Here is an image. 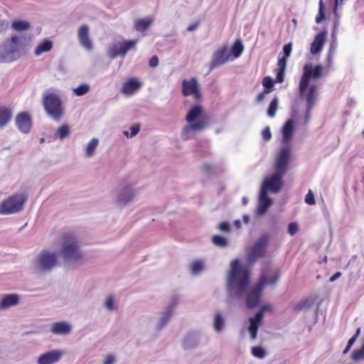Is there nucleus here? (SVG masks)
<instances>
[{"mask_svg":"<svg viewBox=\"0 0 364 364\" xmlns=\"http://www.w3.org/2000/svg\"><path fill=\"white\" fill-rule=\"evenodd\" d=\"M323 75V66L321 65H313L306 64L304 66V72L299 84V92L301 97L306 102L305 123L311 118V112L316 105L318 96L319 87L315 82H311V80H316Z\"/></svg>","mask_w":364,"mask_h":364,"instance_id":"1","label":"nucleus"},{"mask_svg":"<svg viewBox=\"0 0 364 364\" xmlns=\"http://www.w3.org/2000/svg\"><path fill=\"white\" fill-rule=\"evenodd\" d=\"M188 125L182 129L181 136L184 140L191 136L192 132L205 129L210 124V118L204 112L202 106L196 105L191 107L186 116Z\"/></svg>","mask_w":364,"mask_h":364,"instance_id":"2","label":"nucleus"},{"mask_svg":"<svg viewBox=\"0 0 364 364\" xmlns=\"http://www.w3.org/2000/svg\"><path fill=\"white\" fill-rule=\"evenodd\" d=\"M250 282V271L242 267L238 259L231 262L230 270L228 276V285L231 290H235L240 296L246 292Z\"/></svg>","mask_w":364,"mask_h":364,"instance_id":"3","label":"nucleus"},{"mask_svg":"<svg viewBox=\"0 0 364 364\" xmlns=\"http://www.w3.org/2000/svg\"><path fill=\"white\" fill-rule=\"evenodd\" d=\"M279 277L280 272L278 269H274L270 277H268L267 273L262 272L257 283L250 290L247 295V306L249 308L256 306L259 303L264 285H274L279 280Z\"/></svg>","mask_w":364,"mask_h":364,"instance_id":"4","label":"nucleus"},{"mask_svg":"<svg viewBox=\"0 0 364 364\" xmlns=\"http://www.w3.org/2000/svg\"><path fill=\"white\" fill-rule=\"evenodd\" d=\"M60 253L68 260L76 261L82 257L78 241L73 234L67 232L63 235Z\"/></svg>","mask_w":364,"mask_h":364,"instance_id":"5","label":"nucleus"},{"mask_svg":"<svg viewBox=\"0 0 364 364\" xmlns=\"http://www.w3.org/2000/svg\"><path fill=\"white\" fill-rule=\"evenodd\" d=\"M43 105L47 114L54 120L58 121L63 116V102L57 94L49 92L45 95Z\"/></svg>","mask_w":364,"mask_h":364,"instance_id":"6","label":"nucleus"},{"mask_svg":"<svg viewBox=\"0 0 364 364\" xmlns=\"http://www.w3.org/2000/svg\"><path fill=\"white\" fill-rule=\"evenodd\" d=\"M269 240L270 235L268 233H264L259 237L247 254V260L248 263L253 264L257 259L264 257L266 253Z\"/></svg>","mask_w":364,"mask_h":364,"instance_id":"7","label":"nucleus"},{"mask_svg":"<svg viewBox=\"0 0 364 364\" xmlns=\"http://www.w3.org/2000/svg\"><path fill=\"white\" fill-rule=\"evenodd\" d=\"M26 199L23 194H14L9 196L0 204V214L9 215L21 211Z\"/></svg>","mask_w":364,"mask_h":364,"instance_id":"8","label":"nucleus"},{"mask_svg":"<svg viewBox=\"0 0 364 364\" xmlns=\"http://www.w3.org/2000/svg\"><path fill=\"white\" fill-rule=\"evenodd\" d=\"M20 38L13 36L9 43H6L0 48V63H9L20 58Z\"/></svg>","mask_w":364,"mask_h":364,"instance_id":"9","label":"nucleus"},{"mask_svg":"<svg viewBox=\"0 0 364 364\" xmlns=\"http://www.w3.org/2000/svg\"><path fill=\"white\" fill-rule=\"evenodd\" d=\"M290 155L291 147L289 145L281 149L274 164V173L284 176L288 168Z\"/></svg>","mask_w":364,"mask_h":364,"instance_id":"10","label":"nucleus"},{"mask_svg":"<svg viewBox=\"0 0 364 364\" xmlns=\"http://www.w3.org/2000/svg\"><path fill=\"white\" fill-rule=\"evenodd\" d=\"M181 93L184 97L192 96L196 102H200L202 99L200 85L196 77L182 81Z\"/></svg>","mask_w":364,"mask_h":364,"instance_id":"11","label":"nucleus"},{"mask_svg":"<svg viewBox=\"0 0 364 364\" xmlns=\"http://www.w3.org/2000/svg\"><path fill=\"white\" fill-rule=\"evenodd\" d=\"M38 267L43 271H50L58 265L57 255L48 251H43L37 259Z\"/></svg>","mask_w":364,"mask_h":364,"instance_id":"12","label":"nucleus"},{"mask_svg":"<svg viewBox=\"0 0 364 364\" xmlns=\"http://www.w3.org/2000/svg\"><path fill=\"white\" fill-rule=\"evenodd\" d=\"M282 178V176L273 173L271 176L264 179L260 190L264 191L266 193H267L268 191L273 193L279 192L283 186Z\"/></svg>","mask_w":364,"mask_h":364,"instance_id":"13","label":"nucleus"},{"mask_svg":"<svg viewBox=\"0 0 364 364\" xmlns=\"http://www.w3.org/2000/svg\"><path fill=\"white\" fill-rule=\"evenodd\" d=\"M15 123L18 130L23 134H28L31 130L32 119L28 112H19L16 117Z\"/></svg>","mask_w":364,"mask_h":364,"instance_id":"14","label":"nucleus"},{"mask_svg":"<svg viewBox=\"0 0 364 364\" xmlns=\"http://www.w3.org/2000/svg\"><path fill=\"white\" fill-rule=\"evenodd\" d=\"M230 53L227 46H223L215 51L212 56L210 65V69H213L228 62L230 59Z\"/></svg>","mask_w":364,"mask_h":364,"instance_id":"15","label":"nucleus"},{"mask_svg":"<svg viewBox=\"0 0 364 364\" xmlns=\"http://www.w3.org/2000/svg\"><path fill=\"white\" fill-rule=\"evenodd\" d=\"M77 38L80 45L87 50L93 48V44L89 35V28L87 25H82L77 31Z\"/></svg>","mask_w":364,"mask_h":364,"instance_id":"16","label":"nucleus"},{"mask_svg":"<svg viewBox=\"0 0 364 364\" xmlns=\"http://www.w3.org/2000/svg\"><path fill=\"white\" fill-rule=\"evenodd\" d=\"M63 351L54 350L42 354L38 359V364H54L57 363L63 355Z\"/></svg>","mask_w":364,"mask_h":364,"instance_id":"17","label":"nucleus"},{"mask_svg":"<svg viewBox=\"0 0 364 364\" xmlns=\"http://www.w3.org/2000/svg\"><path fill=\"white\" fill-rule=\"evenodd\" d=\"M327 36V31L323 30L318 33L311 44L310 50L312 54H317L321 51Z\"/></svg>","mask_w":364,"mask_h":364,"instance_id":"18","label":"nucleus"},{"mask_svg":"<svg viewBox=\"0 0 364 364\" xmlns=\"http://www.w3.org/2000/svg\"><path fill=\"white\" fill-rule=\"evenodd\" d=\"M138 40L125 41L119 45L118 48H115L112 49V57L117 55H125L128 50L134 48L137 43Z\"/></svg>","mask_w":364,"mask_h":364,"instance_id":"19","label":"nucleus"},{"mask_svg":"<svg viewBox=\"0 0 364 364\" xmlns=\"http://www.w3.org/2000/svg\"><path fill=\"white\" fill-rule=\"evenodd\" d=\"M294 132V121L288 119L282 129V144H288L292 139Z\"/></svg>","mask_w":364,"mask_h":364,"instance_id":"20","label":"nucleus"},{"mask_svg":"<svg viewBox=\"0 0 364 364\" xmlns=\"http://www.w3.org/2000/svg\"><path fill=\"white\" fill-rule=\"evenodd\" d=\"M141 84L136 78H130L125 82L122 87V92L125 95H132L139 90Z\"/></svg>","mask_w":364,"mask_h":364,"instance_id":"21","label":"nucleus"},{"mask_svg":"<svg viewBox=\"0 0 364 364\" xmlns=\"http://www.w3.org/2000/svg\"><path fill=\"white\" fill-rule=\"evenodd\" d=\"M272 203V200L270 198L268 197L267 193L264 192V191L260 190L258 206L259 213L260 214H264L266 213L268 208L271 206Z\"/></svg>","mask_w":364,"mask_h":364,"instance_id":"22","label":"nucleus"},{"mask_svg":"<svg viewBox=\"0 0 364 364\" xmlns=\"http://www.w3.org/2000/svg\"><path fill=\"white\" fill-rule=\"evenodd\" d=\"M50 331L53 334L67 335L70 333L71 326L65 321L56 322L52 325Z\"/></svg>","mask_w":364,"mask_h":364,"instance_id":"23","label":"nucleus"},{"mask_svg":"<svg viewBox=\"0 0 364 364\" xmlns=\"http://www.w3.org/2000/svg\"><path fill=\"white\" fill-rule=\"evenodd\" d=\"M18 296L16 294L5 295L0 301V308L6 309L11 306L16 305L18 303Z\"/></svg>","mask_w":364,"mask_h":364,"instance_id":"24","label":"nucleus"},{"mask_svg":"<svg viewBox=\"0 0 364 364\" xmlns=\"http://www.w3.org/2000/svg\"><path fill=\"white\" fill-rule=\"evenodd\" d=\"M12 110L9 107H0V127L6 126L11 119Z\"/></svg>","mask_w":364,"mask_h":364,"instance_id":"25","label":"nucleus"},{"mask_svg":"<svg viewBox=\"0 0 364 364\" xmlns=\"http://www.w3.org/2000/svg\"><path fill=\"white\" fill-rule=\"evenodd\" d=\"M53 48V43L49 40H44L41 42L34 50L36 55H40L43 53L50 51Z\"/></svg>","mask_w":364,"mask_h":364,"instance_id":"26","label":"nucleus"},{"mask_svg":"<svg viewBox=\"0 0 364 364\" xmlns=\"http://www.w3.org/2000/svg\"><path fill=\"white\" fill-rule=\"evenodd\" d=\"M152 23V19L151 18H144L137 19L134 22V28L137 31H144L146 30Z\"/></svg>","mask_w":364,"mask_h":364,"instance_id":"27","label":"nucleus"},{"mask_svg":"<svg viewBox=\"0 0 364 364\" xmlns=\"http://www.w3.org/2000/svg\"><path fill=\"white\" fill-rule=\"evenodd\" d=\"M134 195L132 191L129 188H125L123 192L118 197V202L122 204H126L132 200Z\"/></svg>","mask_w":364,"mask_h":364,"instance_id":"28","label":"nucleus"},{"mask_svg":"<svg viewBox=\"0 0 364 364\" xmlns=\"http://www.w3.org/2000/svg\"><path fill=\"white\" fill-rule=\"evenodd\" d=\"M292 44L291 43L285 44L283 47V55L281 57H279L277 63L287 64V59L290 56Z\"/></svg>","mask_w":364,"mask_h":364,"instance_id":"29","label":"nucleus"},{"mask_svg":"<svg viewBox=\"0 0 364 364\" xmlns=\"http://www.w3.org/2000/svg\"><path fill=\"white\" fill-rule=\"evenodd\" d=\"M244 47L240 40H237L231 48V55L234 58H239L243 52Z\"/></svg>","mask_w":364,"mask_h":364,"instance_id":"30","label":"nucleus"},{"mask_svg":"<svg viewBox=\"0 0 364 364\" xmlns=\"http://www.w3.org/2000/svg\"><path fill=\"white\" fill-rule=\"evenodd\" d=\"M70 133V127L68 124H65L61 125L56 132V137L60 139H63L65 137L68 136Z\"/></svg>","mask_w":364,"mask_h":364,"instance_id":"31","label":"nucleus"},{"mask_svg":"<svg viewBox=\"0 0 364 364\" xmlns=\"http://www.w3.org/2000/svg\"><path fill=\"white\" fill-rule=\"evenodd\" d=\"M278 69L276 76V82L282 83L284 80L287 64L277 63Z\"/></svg>","mask_w":364,"mask_h":364,"instance_id":"32","label":"nucleus"},{"mask_svg":"<svg viewBox=\"0 0 364 364\" xmlns=\"http://www.w3.org/2000/svg\"><path fill=\"white\" fill-rule=\"evenodd\" d=\"M11 26H12V28L16 31H22L28 30L30 27V24L27 21L18 20V21H14L12 23Z\"/></svg>","mask_w":364,"mask_h":364,"instance_id":"33","label":"nucleus"},{"mask_svg":"<svg viewBox=\"0 0 364 364\" xmlns=\"http://www.w3.org/2000/svg\"><path fill=\"white\" fill-rule=\"evenodd\" d=\"M212 242L217 247H224L228 245V240L223 236L213 235L212 237Z\"/></svg>","mask_w":364,"mask_h":364,"instance_id":"34","label":"nucleus"},{"mask_svg":"<svg viewBox=\"0 0 364 364\" xmlns=\"http://www.w3.org/2000/svg\"><path fill=\"white\" fill-rule=\"evenodd\" d=\"M98 144V140L97 139H91L86 146L85 154L87 156H91Z\"/></svg>","mask_w":364,"mask_h":364,"instance_id":"35","label":"nucleus"},{"mask_svg":"<svg viewBox=\"0 0 364 364\" xmlns=\"http://www.w3.org/2000/svg\"><path fill=\"white\" fill-rule=\"evenodd\" d=\"M277 108L278 98L276 97L270 102V105L267 109V115L270 117H274L275 116Z\"/></svg>","mask_w":364,"mask_h":364,"instance_id":"36","label":"nucleus"},{"mask_svg":"<svg viewBox=\"0 0 364 364\" xmlns=\"http://www.w3.org/2000/svg\"><path fill=\"white\" fill-rule=\"evenodd\" d=\"M318 15L316 17V23H321L324 18H325V8H324V4L323 0L319 1L318 4Z\"/></svg>","mask_w":364,"mask_h":364,"instance_id":"37","label":"nucleus"},{"mask_svg":"<svg viewBox=\"0 0 364 364\" xmlns=\"http://www.w3.org/2000/svg\"><path fill=\"white\" fill-rule=\"evenodd\" d=\"M224 326V319L220 314H217L214 318V328L216 331L220 332Z\"/></svg>","mask_w":364,"mask_h":364,"instance_id":"38","label":"nucleus"},{"mask_svg":"<svg viewBox=\"0 0 364 364\" xmlns=\"http://www.w3.org/2000/svg\"><path fill=\"white\" fill-rule=\"evenodd\" d=\"M262 319H263L262 311H258L254 317H251L250 318V326H252L254 324L255 326L259 327L262 324Z\"/></svg>","mask_w":364,"mask_h":364,"instance_id":"39","label":"nucleus"},{"mask_svg":"<svg viewBox=\"0 0 364 364\" xmlns=\"http://www.w3.org/2000/svg\"><path fill=\"white\" fill-rule=\"evenodd\" d=\"M351 358L354 361L364 360V346L360 349L355 350L351 355Z\"/></svg>","mask_w":364,"mask_h":364,"instance_id":"40","label":"nucleus"},{"mask_svg":"<svg viewBox=\"0 0 364 364\" xmlns=\"http://www.w3.org/2000/svg\"><path fill=\"white\" fill-rule=\"evenodd\" d=\"M262 85L264 86V90H267L268 92H272L274 87V81L272 78L269 76H266L262 80Z\"/></svg>","mask_w":364,"mask_h":364,"instance_id":"41","label":"nucleus"},{"mask_svg":"<svg viewBox=\"0 0 364 364\" xmlns=\"http://www.w3.org/2000/svg\"><path fill=\"white\" fill-rule=\"evenodd\" d=\"M252 354L258 358H263L266 355V351L260 346H255L252 348Z\"/></svg>","mask_w":364,"mask_h":364,"instance_id":"42","label":"nucleus"},{"mask_svg":"<svg viewBox=\"0 0 364 364\" xmlns=\"http://www.w3.org/2000/svg\"><path fill=\"white\" fill-rule=\"evenodd\" d=\"M89 91V86L85 84L80 85L74 89V93L77 96H82Z\"/></svg>","mask_w":364,"mask_h":364,"instance_id":"43","label":"nucleus"},{"mask_svg":"<svg viewBox=\"0 0 364 364\" xmlns=\"http://www.w3.org/2000/svg\"><path fill=\"white\" fill-rule=\"evenodd\" d=\"M175 305H176V303H173L168 307L167 310L166 311V312L164 314V316L163 317V318L161 320V326H164L166 323V321H168V319L172 314V312H173Z\"/></svg>","mask_w":364,"mask_h":364,"instance_id":"44","label":"nucleus"},{"mask_svg":"<svg viewBox=\"0 0 364 364\" xmlns=\"http://www.w3.org/2000/svg\"><path fill=\"white\" fill-rule=\"evenodd\" d=\"M203 269V263L200 260H196L193 262L191 270L193 273L198 274Z\"/></svg>","mask_w":364,"mask_h":364,"instance_id":"45","label":"nucleus"},{"mask_svg":"<svg viewBox=\"0 0 364 364\" xmlns=\"http://www.w3.org/2000/svg\"><path fill=\"white\" fill-rule=\"evenodd\" d=\"M299 230V226L297 223L292 222L290 223L288 225V233L293 236Z\"/></svg>","mask_w":364,"mask_h":364,"instance_id":"46","label":"nucleus"},{"mask_svg":"<svg viewBox=\"0 0 364 364\" xmlns=\"http://www.w3.org/2000/svg\"><path fill=\"white\" fill-rule=\"evenodd\" d=\"M305 202L308 205H314L315 204V199L313 192L309 190L308 193L305 196Z\"/></svg>","mask_w":364,"mask_h":364,"instance_id":"47","label":"nucleus"},{"mask_svg":"<svg viewBox=\"0 0 364 364\" xmlns=\"http://www.w3.org/2000/svg\"><path fill=\"white\" fill-rule=\"evenodd\" d=\"M262 135L264 141H269L271 139L272 134L269 127H265L262 130Z\"/></svg>","mask_w":364,"mask_h":364,"instance_id":"48","label":"nucleus"},{"mask_svg":"<svg viewBox=\"0 0 364 364\" xmlns=\"http://www.w3.org/2000/svg\"><path fill=\"white\" fill-rule=\"evenodd\" d=\"M105 306L109 310L114 309L113 296L110 295L108 296V298L107 299V301L105 302Z\"/></svg>","mask_w":364,"mask_h":364,"instance_id":"49","label":"nucleus"},{"mask_svg":"<svg viewBox=\"0 0 364 364\" xmlns=\"http://www.w3.org/2000/svg\"><path fill=\"white\" fill-rule=\"evenodd\" d=\"M218 228L220 230L225 232H229L230 231V224L226 221H223V222L220 223L219 224Z\"/></svg>","mask_w":364,"mask_h":364,"instance_id":"50","label":"nucleus"},{"mask_svg":"<svg viewBox=\"0 0 364 364\" xmlns=\"http://www.w3.org/2000/svg\"><path fill=\"white\" fill-rule=\"evenodd\" d=\"M249 331L250 333V336L252 339H255L257 335L258 327L255 326L254 324L252 326H250Z\"/></svg>","mask_w":364,"mask_h":364,"instance_id":"51","label":"nucleus"},{"mask_svg":"<svg viewBox=\"0 0 364 364\" xmlns=\"http://www.w3.org/2000/svg\"><path fill=\"white\" fill-rule=\"evenodd\" d=\"M333 13L336 16V18L333 21V28L332 36L334 38L336 36V30L339 26V19H338V16H337V11H336V13L333 11Z\"/></svg>","mask_w":364,"mask_h":364,"instance_id":"52","label":"nucleus"},{"mask_svg":"<svg viewBox=\"0 0 364 364\" xmlns=\"http://www.w3.org/2000/svg\"><path fill=\"white\" fill-rule=\"evenodd\" d=\"M140 126L138 124H134L130 127L131 133L129 134L130 137H133L139 132Z\"/></svg>","mask_w":364,"mask_h":364,"instance_id":"53","label":"nucleus"},{"mask_svg":"<svg viewBox=\"0 0 364 364\" xmlns=\"http://www.w3.org/2000/svg\"><path fill=\"white\" fill-rule=\"evenodd\" d=\"M159 58L156 55H153L149 60V65L151 68H155L158 65Z\"/></svg>","mask_w":364,"mask_h":364,"instance_id":"54","label":"nucleus"},{"mask_svg":"<svg viewBox=\"0 0 364 364\" xmlns=\"http://www.w3.org/2000/svg\"><path fill=\"white\" fill-rule=\"evenodd\" d=\"M269 92H268L267 90H264L262 92H261L257 97V102H261L262 101L264 100V99L265 98V96L269 94Z\"/></svg>","mask_w":364,"mask_h":364,"instance_id":"55","label":"nucleus"},{"mask_svg":"<svg viewBox=\"0 0 364 364\" xmlns=\"http://www.w3.org/2000/svg\"><path fill=\"white\" fill-rule=\"evenodd\" d=\"M359 333H360V329L358 328L357 330L356 333L352 338H350L349 339V341L348 342V344L349 345V346L352 347V346L354 344V343H355V341L356 340V338H357L358 335L359 334Z\"/></svg>","mask_w":364,"mask_h":364,"instance_id":"56","label":"nucleus"},{"mask_svg":"<svg viewBox=\"0 0 364 364\" xmlns=\"http://www.w3.org/2000/svg\"><path fill=\"white\" fill-rule=\"evenodd\" d=\"M304 308H306V301H302L294 306L296 311H300Z\"/></svg>","mask_w":364,"mask_h":364,"instance_id":"57","label":"nucleus"},{"mask_svg":"<svg viewBox=\"0 0 364 364\" xmlns=\"http://www.w3.org/2000/svg\"><path fill=\"white\" fill-rule=\"evenodd\" d=\"M114 361V357L112 355H109L105 358L104 364H112Z\"/></svg>","mask_w":364,"mask_h":364,"instance_id":"58","label":"nucleus"},{"mask_svg":"<svg viewBox=\"0 0 364 364\" xmlns=\"http://www.w3.org/2000/svg\"><path fill=\"white\" fill-rule=\"evenodd\" d=\"M202 170L206 173H210L212 171V166L209 164H205L202 166Z\"/></svg>","mask_w":364,"mask_h":364,"instance_id":"59","label":"nucleus"},{"mask_svg":"<svg viewBox=\"0 0 364 364\" xmlns=\"http://www.w3.org/2000/svg\"><path fill=\"white\" fill-rule=\"evenodd\" d=\"M341 276V273L340 272H337L330 277L329 281L333 282L336 281L337 279H338Z\"/></svg>","mask_w":364,"mask_h":364,"instance_id":"60","label":"nucleus"},{"mask_svg":"<svg viewBox=\"0 0 364 364\" xmlns=\"http://www.w3.org/2000/svg\"><path fill=\"white\" fill-rule=\"evenodd\" d=\"M198 26V23H195L194 24H192V25H190L188 28H187V31H193L194 30H196L197 28V27Z\"/></svg>","mask_w":364,"mask_h":364,"instance_id":"61","label":"nucleus"},{"mask_svg":"<svg viewBox=\"0 0 364 364\" xmlns=\"http://www.w3.org/2000/svg\"><path fill=\"white\" fill-rule=\"evenodd\" d=\"M271 310V307L269 305H263L259 311H262V314L264 315V312L265 311Z\"/></svg>","mask_w":364,"mask_h":364,"instance_id":"62","label":"nucleus"},{"mask_svg":"<svg viewBox=\"0 0 364 364\" xmlns=\"http://www.w3.org/2000/svg\"><path fill=\"white\" fill-rule=\"evenodd\" d=\"M351 346H349L348 344L345 350H343V354H346L350 349Z\"/></svg>","mask_w":364,"mask_h":364,"instance_id":"63","label":"nucleus"},{"mask_svg":"<svg viewBox=\"0 0 364 364\" xmlns=\"http://www.w3.org/2000/svg\"><path fill=\"white\" fill-rule=\"evenodd\" d=\"M338 4V0H335V2H334V12L335 13L337 10Z\"/></svg>","mask_w":364,"mask_h":364,"instance_id":"64","label":"nucleus"}]
</instances>
